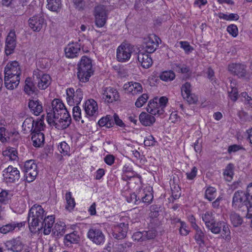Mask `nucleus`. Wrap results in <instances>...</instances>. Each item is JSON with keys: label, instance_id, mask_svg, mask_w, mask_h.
I'll list each match as a JSON object with an SVG mask.
<instances>
[{"label": "nucleus", "instance_id": "f257e3e1", "mask_svg": "<svg viewBox=\"0 0 252 252\" xmlns=\"http://www.w3.org/2000/svg\"><path fill=\"white\" fill-rule=\"evenodd\" d=\"M46 215L41 206L35 204L31 207L28 216L29 229L31 232L34 231L36 227L43 220Z\"/></svg>", "mask_w": 252, "mask_h": 252}, {"label": "nucleus", "instance_id": "f03ea898", "mask_svg": "<svg viewBox=\"0 0 252 252\" xmlns=\"http://www.w3.org/2000/svg\"><path fill=\"white\" fill-rule=\"evenodd\" d=\"M232 206L235 209H240L245 206L248 212L246 217L248 219L251 218L252 206L251 205L247 191L245 192L242 190H238L235 192L232 198Z\"/></svg>", "mask_w": 252, "mask_h": 252}, {"label": "nucleus", "instance_id": "7ed1b4c3", "mask_svg": "<svg viewBox=\"0 0 252 252\" xmlns=\"http://www.w3.org/2000/svg\"><path fill=\"white\" fill-rule=\"evenodd\" d=\"M92 60L86 56L82 57L78 64L77 77L80 81L87 82L93 74Z\"/></svg>", "mask_w": 252, "mask_h": 252}, {"label": "nucleus", "instance_id": "20e7f679", "mask_svg": "<svg viewBox=\"0 0 252 252\" xmlns=\"http://www.w3.org/2000/svg\"><path fill=\"white\" fill-rule=\"evenodd\" d=\"M66 110L64 104L60 99H54L52 102V109L47 114L48 123H53V118L55 119L58 114L61 115L62 113L66 112Z\"/></svg>", "mask_w": 252, "mask_h": 252}, {"label": "nucleus", "instance_id": "39448f33", "mask_svg": "<svg viewBox=\"0 0 252 252\" xmlns=\"http://www.w3.org/2000/svg\"><path fill=\"white\" fill-rule=\"evenodd\" d=\"M55 119L53 118V123H48L50 125H53L58 129H64L69 126L71 122V117L66 110V112L58 114Z\"/></svg>", "mask_w": 252, "mask_h": 252}, {"label": "nucleus", "instance_id": "423d86ee", "mask_svg": "<svg viewBox=\"0 0 252 252\" xmlns=\"http://www.w3.org/2000/svg\"><path fill=\"white\" fill-rule=\"evenodd\" d=\"M32 77L34 82L37 84L38 88L40 90L46 89L51 83L50 76L38 69L33 71Z\"/></svg>", "mask_w": 252, "mask_h": 252}, {"label": "nucleus", "instance_id": "0eeeda50", "mask_svg": "<svg viewBox=\"0 0 252 252\" xmlns=\"http://www.w3.org/2000/svg\"><path fill=\"white\" fill-rule=\"evenodd\" d=\"M23 170L27 181L29 183L35 180L38 174L37 164L32 159L27 160L25 162Z\"/></svg>", "mask_w": 252, "mask_h": 252}, {"label": "nucleus", "instance_id": "6e6552de", "mask_svg": "<svg viewBox=\"0 0 252 252\" xmlns=\"http://www.w3.org/2000/svg\"><path fill=\"white\" fill-rule=\"evenodd\" d=\"M66 100L70 106H73L75 104L78 105L81 101L83 98V91L80 89H76V91L73 88H69L66 89Z\"/></svg>", "mask_w": 252, "mask_h": 252}, {"label": "nucleus", "instance_id": "1a4fd4ad", "mask_svg": "<svg viewBox=\"0 0 252 252\" xmlns=\"http://www.w3.org/2000/svg\"><path fill=\"white\" fill-rule=\"evenodd\" d=\"M133 47L129 44L122 43L117 49V59L118 61L125 62L129 60Z\"/></svg>", "mask_w": 252, "mask_h": 252}, {"label": "nucleus", "instance_id": "9d476101", "mask_svg": "<svg viewBox=\"0 0 252 252\" xmlns=\"http://www.w3.org/2000/svg\"><path fill=\"white\" fill-rule=\"evenodd\" d=\"M4 245L7 251L12 252H22L25 247V244L20 236L6 241Z\"/></svg>", "mask_w": 252, "mask_h": 252}, {"label": "nucleus", "instance_id": "9b49d317", "mask_svg": "<svg viewBox=\"0 0 252 252\" xmlns=\"http://www.w3.org/2000/svg\"><path fill=\"white\" fill-rule=\"evenodd\" d=\"M102 99L107 103H113L118 101L120 98L118 91L111 87H104L102 90Z\"/></svg>", "mask_w": 252, "mask_h": 252}, {"label": "nucleus", "instance_id": "f8f14e48", "mask_svg": "<svg viewBox=\"0 0 252 252\" xmlns=\"http://www.w3.org/2000/svg\"><path fill=\"white\" fill-rule=\"evenodd\" d=\"M88 238L94 243L97 245H102L105 242V236L100 229L92 227L87 233Z\"/></svg>", "mask_w": 252, "mask_h": 252}, {"label": "nucleus", "instance_id": "ddd939ff", "mask_svg": "<svg viewBox=\"0 0 252 252\" xmlns=\"http://www.w3.org/2000/svg\"><path fill=\"white\" fill-rule=\"evenodd\" d=\"M158 41H160L155 34H152L144 38L143 49L147 53H153L158 46Z\"/></svg>", "mask_w": 252, "mask_h": 252}, {"label": "nucleus", "instance_id": "4468645a", "mask_svg": "<svg viewBox=\"0 0 252 252\" xmlns=\"http://www.w3.org/2000/svg\"><path fill=\"white\" fill-rule=\"evenodd\" d=\"M183 97L190 104H194L197 101V97L191 93L192 86L189 82H186L181 87Z\"/></svg>", "mask_w": 252, "mask_h": 252}, {"label": "nucleus", "instance_id": "2eb2a0df", "mask_svg": "<svg viewBox=\"0 0 252 252\" xmlns=\"http://www.w3.org/2000/svg\"><path fill=\"white\" fill-rule=\"evenodd\" d=\"M29 26L34 32H39L46 24L42 13L35 15L29 19Z\"/></svg>", "mask_w": 252, "mask_h": 252}, {"label": "nucleus", "instance_id": "dca6fc26", "mask_svg": "<svg viewBox=\"0 0 252 252\" xmlns=\"http://www.w3.org/2000/svg\"><path fill=\"white\" fill-rule=\"evenodd\" d=\"M107 15L105 7L104 5H98L95 8V23L98 28H101L106 23Z\"/></svg>", "mask_w": 252, "mask_h": 252}, {"label": "nucleus", "instance_id": "f3484780", "mask_svg": "<svg viewBox=\"0 0 252 252\" xmlns=\"http://www.w3.org/2000/svg\"><path fill=\"white\" fill-rule=\"evenodd\" d=\"M16 45V35L14 30H11L5 40V52L7 55L13 53Z\"/></svg>", "mask_w": 252, "mask_h": 252}, {"label": "nucleus", "instance_id": "a211bd4d", "mask_svg": "<svg viewBox=\"0 0 252 252\" xmlns=\"http://www.w3.org/2000/svg\"><path fill=\"white\" fill-rule=\"evenodd\" d=\"M3 172V176L8 182H15L18 181L20 178V171L17 168L11 165L8 166Z\"/></svg>", "mask_w": 252, "mask_h": 252}, {"label": "nucleus", "instance_id": "6ab92c4d", "mask_svg": "<svg viewBox=\"0 0 252 252\" xmlns=\"http://www.w3.org/2000/svg\"><path fill=\"white\" fill-rule=\"evenodd\" d=\"M127 230L128 224L124 222L120 223L114 226L112 235L116 239L122 240L126 237Z\"/></svg>", "mask_w": 252, "mask_h": 252}, {"label": "nucleus", "instance_id": "aec40b11", "mask_svg": "<svg viewBox=\"0 0 252 252\" xmlns=\"http://www.w3.org/2000/svg\"><path fill=\"white\" fill-rule=\"evenodd\" d=\"M228 70L232 74L239 77H244L246 74V66L240 63H231L228 65Z\"/></svg>", "mask_w": 252, "mask_h": 252}, {"label": "nucleus", "instance_id": "412c9836", "mask_svg": "<svg viewBox=\"0 0 252 252\" xmlns=\"http://www.w3.org/2000/svg\"><path fill=\"white\" fill-rule=\"evenodd\" d=\"M65 57L67 58H74L78 56L80 52V45L77 43L68 44L64 48Z\"/></svg>", "mask_w": 252, "mask_h": 252}, {"label": "nucleus", "instance_id": "4be33fe9", "mask_svg": "<svg viewBox=\"0 0 252 252\" xmlns=\"http://www.w3.org/2000/svg\"><path fill=\"white\" fill-rule=\"evenodd\" d=\"M124 89L127 94L136 95L142 93V85L138 82H130L124 85Z\"/></svg>", "mask_w": 252, "mask_h": 252}, {"label": "nucleus", "instance_id": "5701e85b", "mask_svg": "<svg viewBox=\"0 0 252 252\" xmlns=\"http://www.w3.org/2000/svg\"><path fill=\"white\" fill-rule=\"evenodd\" d=\"M4 74L20 77L21 74V70L19 63L16 61L8 63L5 67Z\"/></svg>", "mask_w": 252, "mask_h": 252}, {"label": "nucleus", "instance_id": "b1692460", "mask_svg": "<svg viewBox=\"0 0 252 252\" xmlns=\"http://www.w3.org/2000/svg\"><path fill=\"white\" fill-rule=\"evenodd\" d=\"M26 221L16 222L12 221L0 227V233L4 234L12 232L16 228L19 230L21 227L25 225Z\"/></svg>", "mask_w": 252, "mask_h": 252}, {"label": "nucleus", "instance_id": "393cba45", "mask_svg": "<svg viewBox=\"0 0 252 252\" xmlns=\"http://www.w3.org/2000/svg\"><path fill=\"white\" fill-rule=\"evenodd\" d=\"M4 85L8 90H13L18 86L20 78L18 76L4 74Z\"/></svg>", "mask_w": 252, "mask_h": 252}, {"label": "nucleus", "instance_id": "a878e982", "mask_svg": "<svg viewBox=\"0 0 252 252\" xmlns=\"http://www.w3.org/2000/svg\"><path fill=\"white\" fill-rule=\"evenodd\" d=\"M149 54L139 51L137 54L138 61L144 68H149L153 64V60Z\"/></svg>", "mask_w": 252, "mask_h": 252}, {"label": "nucleus", "instance_id": "bb28decb", "mask_svg": "<svg viewBox=\"0 0 252 252\" xmlns=\"http://www.w3.org/2000/svg\"><path fill=\"white\" fill-rule=\"evenodd\" d=\"M158 98H155L153 100H151L148 103L147 107V111L150 114L154 115H160L163 114L164 110L159 107L158 104Z\"/></svg>", "mask_w": 252, "mask_h": 252}, {"label": "nucleus", "instance_id": "cd10ccee", "mask_svg": "<svg viewBox=\"0 0 252 252\" xmlns=\"http://www.w3.org/2000/svg\"><path fill=\"white\" fill-rule=\"evenodd\" d=\"M54 221L55 217L53 216H45L40 223V229H44L43 233L45 235H48L51 232Z\"/></svg>", "mask_w": 252, "mask_h": 252}, {"label": "nucleus", "instance_id": "c85d7f7f", "mask_svg": "<svg viewBox=\"0 0 252 252\" xmlns=\"http://www.w3.org/2000/svg\"><path fill=\"white\" fill-rule=\"evenodd\" d=\"M28 106L31 111L36 116L39 115L43 110L42 103L38 99H29Z\"/></svg>", "mask_w": 252, "mask_h": 252}, {"label": "nucleus", "instance_id": "c756f323", "mask_svg": "<svg viewBox=\"0 0 252 252\" xmlns=\"http://www.w3.org/2000/svg\"><path fill=\"white\" fill-rule=\"evenodd\" d=\"M84 109L87 115L90 116H94L98 109L97 104L93 99H88L85 104Z\"/></svg>", "mask_w": 252, "mask_h": 252}, {"label": "nucleus", "instance_id": "7c9ffc66", "mask_svg": "<svg viewBox=\"0 0 252 252\" xmlns=\"http://www.w3.org/2000/svg\"><path fill=\"white\" fill-rule=\"evenodd\" d=\"M153 115L146 112H142L139 116V120L142 125L150 126L153 125L156 121V119Z\"/></svg>", "mask_w": 252, "mask_h": 252}, {"label": "nucleus", "instance_id": "2f4dec72", "mask_svg": "<svg viewBox=\"0 0 252 252\" xmlns=\"http://www.w3.org/2000/svg\"><path fill=\"white\" fill-rule=\"evenodd\" d=\"M135 172L132 168L127 164H125L122 169V179L124 181H127L133 178L135 176Z\"/></svg>", "mask_w": 252, "mask_h": 252}, {"label": "nucleus", "instance_id": "473e14b6", "mask_svg": "<svg viewBox=\"0 0 252 252\" xmlns=\"http://www.w3.org/2000/svg\"><path fill=\"white\" fill-rule=\"evenodd\" d=\"M32 140L33 145L35 147L41 146L44 141V135L42 132L32 133Z\"/></svg>", "mask_w": 252, "mask_h": 252}, {"label": "nucleus", "instance_id": "72a5a7b5", "mask_svg": "<svg viewBox=\"0 0 252 252\" xmlns=\"http://www.w3.org/2000/svg\"><path fill=\"white\" fill-rule=\"evenodd\" d=\"M195 230L194 238L196 243L200 246L202 247L205 245V234L200 228L196 227L194 229Z\"/></svg>", "mask_w": 252, "mask_h": 252}, {"label": "nucleus", "instance_id": "f704fd0d", "mask_svg": "<svg viewBox=\"0 0 252 252\" xmlns=\"http://www.w3.org/2000/svg\"><path fill=\"white\" fill-rule=\"evenodd\" d=\"M47 8L52 11L59 12L62 8L61 0H47Z\"/></svg>", "mask_w": 252, "mask_h": 252}, {"label": "nucleus", "instance_id": "c9c22d12", "mask_svg": "<svg viewBox=\"0 0 252 252\" xmlns=\"http://www.w3.org/2000/svg\"><path fill=\"white\" fill-rule=\"evenodd\" d=\"M24 91L29 95L35 93L37 91L36 87L31 78L29 77L26 79Z\"/></svg>", "mask_w": 252, "mask_h": 252}, {"label": "nucleus", "instance_id": "e433bc0d", "mask_svg": "<svg viewBox=\"0 0 252 252\" xmlns=\"http://www.w3.org/2000/svg\"><path fill=\"white\" fill-rule=\"evenodd\" d=\"M65 199L66 202L65 209L69 211H72L75 206L76 203L74 198L72 196L71 192L68 191L66 193Z\"/></svg>", "mask_w": 252, "mask_h": 252}, {"label": "nucleus", "instance_id": "4c0bfd02", "mask_svg": "<svg viewBox=\"0 0 252 252\" xmlns=\"http://www.w3.org/2000/svg\"><path fill=\"white\" fill-rule=\"evenodd\" d=\"M98 124L100 126H105L107 128L111 127L114 125L113 117L110 115L102 117L98 121Z\"/></svg>", "mask_w": 252, "mask_h": 252}, {"label": "nucleus", "instance_id": "58836bf2", "mask_svg": "<svg viewBox=\"0 0 252 252\" xmlns=\"http://www.w3.org/2000/svg\"><path fill=\"white\" fill-rule=\"evenodd\" d=\"M235 82L231 81L230 83V89L231 90L228 91V96L230 98V99L233 102H235L238 98V96H239L238 94V89L235 86Z\"/></svg>", "mask_w": 252, "mask_h": 252}, {"label": "nucleus", "instance_id": "ea45409f", "mask_svg": "<svg viewBox=\"0 0 252 252\" xmlns=\"http://www.w3.org/2000/svg\"><path fill=\"white\" fill-rule=\"evenodd\" d=\"M79 239L78 233L76 231L66 235L64 238L65 243H69L70 244L77 243L79 241Z\"/></svg>", "mask_w": 252, "mask_h": 252}, {"label": "nucleus", "instance_id": "a19ab883", "mask_svg": "<svg viewBox=\"0 0 252 252\" xmlns=\"http://www.w3.org/2000/svg\"><path fill=\"white\" fill-rule=\"evenodd\" d=\"M202 219L204 222L206 227L211 225L213 222L215 221L214 214L212 212H206L205 214H202Z\"/></svg>", "mask_w": 252, "mask_h": 252}, {"label": "nucleus", "instance_id": "79ce46f5", "mask_svg": "<svg viewBox=\"0 0 252 252\" xmlns=\"http://www.w3.org/2000/svg\"><path fill=\"white\" fill-rule=\"evenodd\" d=\"M230 219L232 225L234 227H237L240 225L243 222V219L240 216L234 212L230 213Z\"/></svg>", "mask_w": 252, "mask_h": 252}, {"label": "nucleus", "instance_id": "37998d69", "mask_svg": "<svg viewBox=\"0 0 252 252\" xmlns=\"http://www.w3.org/2000/svg\"><path fill=\"white\" fill-rule=\"evenodd\" d=\"M12 195L10 191L2 190L0 192V203L4 204H7Z\"/></svg>", "mask_w": 252, "mask_h": 252}, {"label": "nucleus", "instance_id": "c03bdc74", "mask_svg": "<svg viewBox=\"0 0 252 252\" xmlns=\"http://www.w3.org/2000/svg\"><path fill=\"white\" fill-rule=\"evenodd\" d=\"M223 224V221H219L216 222V220L213 222L211 225L207 226L206 227L210 230L213 233L219 234L220 233L221 229V225Z\"/></svg>", "mask_w": 252, "mask_h": 252}, {"label": "nucleus", "instance_id": "a18cd8bd", "mask_svg": "<svg viewBox=\"0 0 252 252\" xmlns=\"http://www.w3.org/2000/svg\"><path fill=\"white\" fill-rule=\"evenodd\" d=\"M160 79L164 81H171L175 78V74L172 70L164 71L159 76Z\"/></svg>", "mask_w": 252, "mask_h": 252}, {"label": "nucleus", "instance_id": "49530a36", "mask_svg": "<svg viewBox=\"0 0 252 252\" xmlns=\"http://www.w3.org/2000/svg\"><path fill=\"white\" fill-rule=\"evenodd\" d=\"M233 165L231 163L228 164L223 171V176L225 179L227 181L232 180L233 175Z\"/></svg>", "mask_w": 252, "mask_h": 252}, {"label": "nucleus", "instance_id": "de8ad7c7", "mask_svg": "<svg viewBox=\"0 0 252 252\" xmlns=\"http://www.w3.org/2000/svg\"><path fill=\"white\" fill-rule=\"evenodd\" d=\"M216 189L212 187L207 188L205 192V198L209 201L214 200L216 197Z\"/></svg>", "mask_w": 252, "mask_h": 252}, {"label": "nucleus", "instance_id": "09e8293b", "mask_svg": "<svg viewBox=\"0 0 252 252\" xmlns=\"http://www.w3.org/2000/svg\"><path fill=\"white\" fill-rule=\"evenodd\" d=\"M149 98L147 94H143L140 95L136 100L135 105L138 108L142 107L146 103Z\"/></svg>", "mask_w": 252, "mask_h": 252}, {"label": "nucleus", "instance_id": "8fccbe9b", "mask_svg": "<svg viewBox=\"0 0 252 252\" xmlns=\"http://www.w3.org/2000/svg\"><path fill=\"white\" fill-rule=\"evenodd\" d=\"M45 125L44 122L42 120H39L38 121H34V127L32 129V133L41 132L42 130H44Z\"/></svg>", "mask_w": 252, "mask_h": 252}, {"label": "nucleus", "instance_id": "3c124183", "mask_svg": "<svg viewBox=\"0 0 252 252\" xmlns=\"http://www.w3.org/2000/svg\"><path fill=\"white\" fill-rule=\"evenodd\" d=\"M241 101L248 107H252V98L249 96L246 92H243L240 95Z\"/></svg>", "mask_w": 252, "mask_h": 252}, {"label": "nucleus", "instance_id": "603ef678", "mask_svg": "<svg viewBox=\"0 0 252 252\" xmlns=\"http://www.w3.org/2000/svg\"><path fill=\"white\" fill-rule=\"evenodd\" d=\"M58 149L60 152L63 154V155L66 156L69 155L70 147L65 142L63 141L61 142L58 146Z\"/></svg>", "mask_w": 252, "mask_h": 252}, {"label": "nucleus", "instance_id": "864d4df0", "mask_svg": "<svg viewBox=\"0 0 252 252\" xmlns=\"http://www.w3.org/2000/svg\"><path fill=\"white\" fill-rule=\"evenodd\" d=\"M81 110L80 108L78 106H74L72 109V113H73V117L74 119L76 121H79L80 120H81Z\"/></svg>", "mask_w": 252, "mask_h": 252}, {"label": "nucleus", "instance_id": "5fc2aeb1", "mask_svg": "<svg viewBox=\"0 0 252 252\" xmlns=\"http://www.w3.org/2000/svg\"><path fill=\"white\" fill-rule=\"evenodd\" d=\"M227 32L234 37H236L238 34L237 27L234 24L229 25L227 27Z\"/></svg>", "mask_w": 252, "mask_h": 252}, {"label": "nucleus", "instance_id": "6e6d98bb", "mask_svg": "<svg viewBox=\"0 0 252 252\" xmlns=\"http://www.w3.org/2000/svg\"><path fill=\"white\" fill-rule=\"evenodd\" d=\"M7 131L4 127H0V141L2 143L7 141L9 137L7 135Z\"/></svg>", "mask_w": 252, "mask_h": 252}, {"label": "nucleus", "instance_id": "4d7b16f0", "mask_svg": "<svg viewBox=\"0 0 252 252\" xmlns=\"http://www.w3.org/2000/svg\"><path fill=\"white\" fill-rule=\"evenodd\" d=\"M156 141L155 138L151 135H149L145 138L144 144L146 146H153L155 145Z\"/></svg>", "mask_w": 252, "mask_h": 252}, {"label": "nucleus", "instance_id": "13d9d810", "mask_svg": "<svg viewBox=\"0 0 252 252\" xmlns=\"http://www.w3.org/2000/svg\"><path fill=\"white\" fill-rule=\"evenodd\" d=\"M34 121L32 119H27L25 120L23 124V127H26L27 126L29 130L31 131H32V129L34 127Z\"/></svg>", "mask_w": 252, "mask_h": 252}, {"label": "nucleus", "instance_id": "bf43d9fd", "mask_svg": "<svg viewBox=\"0 0 252 252\" xmlns=\"http://www.w3.org/2000/svg\"><path fill=\"white\" fill-rule=\"evenodd\" d=\"M75 7L78 10H82L85 7V2L84 0H73Z\"/></svg>", "mask_w": 252, "mask_h": 252}, {"label": "nucleus", "instance_id": "052dcab7", "mask_svg": "<svg viewBox=\"0 0 252 252\" xmlns=\"http://www.w3.org/2000/svg\"><path fill=\"white\" fill-rule=\"evenodd\" d=\"M180 44L181 47L183 48L185 52L189 53L193 50V48L189 45V43L187 41H180Z\"/></svg>", "mask_w": 252, "mask_h": 252}, {"label": "nucleus", "instance_id": "680f3d73", "mask_svg": "<svg viewBox=\"0 0 252 252\" xmlns=\"http://www.w3.org/2000/svg\"><path fill=\"white\" fill-rule=\"evenodd\" d=\"M188 226L185 222L183 221L181 222L180 225L179 231L182 235L186 236L189 233V230L187 229Z\"/></svg>", "mask_w": 252, "mask_h": 252}, {"label": "nucleus", "instance_id": "e2e57ef3", "mask_svg": "<svg viewBox=\"0 0 252 252\" xmlns=\"http://www.w3.org/2000/svg\"><path fill=\"white\" fill-rule=\"evenodd\" d=\"M153 199V195L151 192V191L150 190V188H149L148 190L146 191V194L145 195V197H144V199L142 200V202L144 203H146L148 204H150L152 202Z\"/></svg>", "mask_w": 252, "mask_h": 252}, {"label": "nucleus", "instance_id": "0e129e2a", "mask_svg": "<svg viewBox=\"0 0 252 252\" xmlns=\"http://www.w3.org/2000/svg\"><path fill=\"white\" fill-rule=\"evenodd\" d=\"M148 190V189H140L138 190L137 192L136 193L137 197L138 202H140L144 199V197L146 194V191Z\"/></svg>", "mask_w": 252, "mask_h": 252}, {"label": "nucleus", "instance_id": "69168bd1", "mask_svg": "<svg viewBox=\"0 0 252 252\" xmlns=\"http://www.w3.org/2000/svg\"><path fill=\"white\" fill-rule=\"evenodd\" d=\"M158 104L160 108H162L163 110H164V108L166 106V104L168 102V98L166 96H162L158 100Z\"/></svg>", "mask_w": 252, "mask_h": 252}, {"label": "nucleus", "instance_id": "338daca9", "mask_svg": "<svg viewBox=\"0 0 252 252\" xmlns=\"http://www.w3.org/2000/svg\"><path fill=\"white\" fill-rule=\"evenodd\" d=\"M244 149L242 146L239 145L234 144L231 145L228 147V152L230 154L231 153H235L238 151L240 150Z\"/></svg>", "mask_w": 252, "mask_h": 252}, {"label": "nucleus", "instance_id": "774afa93", "mask_svg": "<svg viewBox=\"0 0 252 252\" xmlns=\"http://www.w3.org/2000/svg\"><path fill=\"white\" fill-rule=\"evenodd\" d=\"M105 162L108 165H112L115 161V157L112 155H107L104 158Z\"/></svg>", "mask_w": 252, "mask_h": 252}]
</instances>
